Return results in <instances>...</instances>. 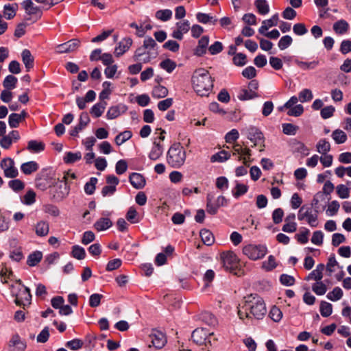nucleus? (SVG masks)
I'll return each instance as SVG.
<instances>
[{
	"mask_svg": "<svg viewBox=\"0 0 351 351\" xmlns=\"http://www.w3.org/2000/svg\"><path fill=\"white\" fill-rule=\"evenodd\" d=\"M17 82L18 80L16 77L12 75H9L4 79L3 85L6 89L11 90L16 87Z\"/></svg>",
	"mask_w": 351,
	"mask_h": 351,
	"instance_id": "44",
	"label": "nucleus"
},
{
	"mask_svg": "<svg viewBox=\"0 0 351 351\" xmlns=\"http://www.w3.org/2000/svg\"><path fill=\"white\" fill-rule=\"evenodd\" d=\"M71 253L72 256L78 260H82L86 256V252L84 249L80 245L73 246Z\"/></svg>",
	"mask_w": 351,
	"mask_h": 351,
	"instance_id": "49",
	"label": "nucleus"
},
{
	"mask_svg": "<svg viewBox=\"0 0 351 351\" xmlns=\"http://www.w3.org/2000/svg\"><path fill=\"white\" fill-rule=\"evenodd\" d=\"M97 181V178L93 177L90 179L89 182L86 183L84 191L86 194L92 195L94 193Z\"/></svg>",
	"mask_w": 351,
	"mask_h": 351,
	"instance_id": "52",
	"label": "nucleus"
},
{
	"mask_svg": "<svg viewBox=\"0 0 351 351\" xmlns=\"http://www.w3.org/2000/svg\"><path fill=\"white\" fill-rule=\"evenodd\" d=\"M258 97L256 91H251L248 88L241 89L238 94V99L241 101L249 100Z\"/></svg>",
	"mask_w": 351,
	"mask_h": 351,
	"instance_id": "28",
	"label": "nucleus"
},
{
	"mask_svg": "<svg viewBox=\"0 0 351 351\" xmlns=\"http://www.w3.org/2000/svg\"><path fill=\"white\" fill-rule=\"evenodd\" d=\"M196 18L197 19V21L202 23H211L213 24H215L216 22L217 21V20L216 19H215L214 17L207 14H205V13H202V12H199L196 14Z\"/></svg>",
	"mask_w": 351,
	"mask_h": 351,
	"instance_id": "45",
	"label": "nucleus"
},
{
	"mask_svg": "<svg viewBox=\"0 0 351 351\" xmlns=\"http://www.w3.org/2000/svg\"><path fill=\"white\" fill-rule=\"evenodd\" d=\"M129 180L132 186L136 189H143L146 184L144 176L138 173H132L130 174Z\"/></svg>",
	"mask_w": 351,
	"mask_h": 351,
	"instance_id": "14",
	"label": "nucleus"
},
{
	"mask_svg": "<svg viewBox=\"0 0 351 351\" xmlns=\"http://www.w3.org/2000/svg\"><path fill=\"white\" fill-rule=\"evenodd\" d=\"M8 186L13 191L19 192L22 191L25 188V184L21 180L15 179L12 180L8 182Z\"/></svg>",
	"mask_w": 351,
	"mask_h": 351,
	"instance_id": "54",
	"label": "nucleus"
},
{
	"mask_svg": "<svg viewBox=\"0 0 351 351\" xmlns=\"http://www.w3.org/2000/svg\"><path fill=\"white\" fill-rule=\"evenodd\" d=\"M155 16L158 20L162 21H167L171 18L172 11L169 9L160 10L156 12Z\"/></svg>",
	"mask_w": 351,
	"mask_h": 351,
	"instance_id": "43",
	"label": "nucleus"
},
{
	"mask_svg": "<svg viewBox=\"0 0 351 351\" xmlns=\"http://www.w3.org/2000/svg\"><path fill=\"white\" fill-rule=\"evenodd\" d=\"M247 191V186L245 184L237 183L234 190L232 191V195L235 198L244 195Z\"/></svg>",
	"mask_w": 351,
	"mask_h": 351,
	"instance_id": "55",
	"label": "nucleus"
},
{
	"mask_svg": "<svg viewBox=\"0 0 351 351\" xmlns=\"http://www.w3.org/2000/svg\"><path fill=\"white\" fill-rule=\"evenodd\" d=\"M35 231L36 234L39 237L47 235L49 231V223L43 221L38 222L35 227Z\"/></svg>",
	"mask_w": 351,
	"mask_h": 351,
	"instance_id": "26",
	"label": "nucleus"
},
{
	"mask_svg": "<svg viewBox=\"0 0 351 351\" xmlns=\"http://www.w3.org/2000/svg\"><path fill=\"white\" fill-rule=\"evenodd\" d=\"M209 38L207 36H202L198 42V45L195 49V54L200 56L206 53V47L208 45Z\"/></svg>",
	"mask_w": 351,
	"mask_h": 351,
	"instance_id": "27",
	"label": "nucleus"
},
{
	"mask_svg": "<svg viewBox=\"0 0 351 351\" xmlns=\"http://www.w3.org/2000/svg\"><path fill=\"white\" fill-rule=\"evenodd\" d=\"M152 95L154 98H163L168 95V89L165 86L158 85L154 87Z\"/></svg>",
	"mask_w": 351,
	"mask_h": 351,
	"instance_id": "33",
	"label": "nucleus"
},
{
	"mask_svg": "<svg viewBox=\"0 0 351 351\" xmlns=\"http://www.w3.org/2000/svg\"><path fill=\"white\" fill-rule=\"evenodd\" d=\"M22 122V120L20 118V116L17 113H12L10 114L8 118V123L10 128H18L20 123Z\"/></svg>",
	"mask_w": 351,
	"mask_h": 351,
	"instance_id": "56",
	"label": "nucleus"
},
{
	"mask_svg": "<svg viewBox=\"0 0 351 351\" xmlns=\"http://www.w3.org/2000/svg\"><path fill=\"white\" fill-rule=\"evenodd\" d=\"M317 151L321 154H326L330 149V144L326 139L322 138L320 139L317 145H316Z\"/></svg>",
	"mask_w": 351,
	"mask_h": 351,
	"instance_id": "37",
	"label": "nucleus"
},
{
	"mask_svg": "<svg viewBox=\"0 0 351 351\" xmlns=\"http://www.w3.org/2000/svg\"><path fill=\"white\" fill-rule=\"evenodd\" d=\"M18 10V4L12 3V4H5L3 6V16L8 19H12L16 14V11Z\"/></svg>",
	"mask_w": 351,
	"mask_h": 351,
	"instance_id": "21",
	"label": "nucleus"
},
{
	"mask_svg": "<svg viewBox=\"0 0 351 351\" xmlns=\"http://www.w3.org/2000/svg\"><path fill=\"white\" fill-rule=\"evenodd\" d=\"M310 234L309 230L307 228H304L300 233L295 234V238L297 241L302 243L305 244L308 241V235Z\"/></svg>",
	"mask_w": 351,
	"mask_h": 351,
	"instance_id": "63",
	"label": "nucleus"
},
{
	"mask_svg": "<svg viewBox=\"0 0 351 351\" xmlns=\"http://www.w3.org/2000/svg\"><path fill=\"white\" fill-rule=\"evenodd\" d=\"M312 290L315 294L318 295H322L326 293L327 287L326 285L323 283V282L319 281L313 285Z\"/></svg>",
	"mask_w": 351,
	"mask_h": 351,
	"instance_id": "46",
	"label": "nucleus"
},
{
	"mask_svg": "<svg viewBox=\"0 0 351 351\" xmlns=\"http://www.w3.org/2000/svg\"><path fill=\"white\" fill-rule=\"evenodd\" d=\"M90 119L86 112H82L80 116L79 123L70 132L73 136H77L78 133L89 123Z\"/></svg>",
	"mask_w": 351,
	"mask_h": 351,
	"instance_id": "15",
	"label": "nucleus"
},
{
	"mask_svg": "<svg viewBox=\"0 0 351 351\" xmlns=\"http://www.w3.org/2000/svg\"><path fill=\"white\" fill-rule=\"evenodd\" d=\"M160 66L168 73H171L176 67V63L170 60L166 59L160 63Z\"/></svg>",
	"mask_w": 351,
	"mask_h": 351,
	"instance_id": "50",
	"label": "nucleus"
},
{
	"mask_svg": "<svg viewBox=\"0 0 351 351\" xmlns=\"http://www.w3.org/2000/svg\"><path fill=\"white\" fill-rule=\"evenodd\" d=\"M110 86L111 83L108 81H106L102 84L104 89L99 94V99L101 100H104L109 97V95L111 93Z\"/></svg>",
	"mask_w": 351,
	"mask_h": 351,
	"instance_id": "59",
	"label": "nucleus"
},
{
	"mask_svg": "<svg viewBox=\"0 0 351 351\" xmlns=\"http://www.w3.org/2000/svg\"><path fill=\"white\" fill-rule=\"evenodd\" d=\"M45 149V144L42 142L37 141H30L28 142L27 149L32 152L37 153L43 151Z\"/></svg>",
	"mask_w": 351,
	"mask_h": 351,
	"instance_id": "36",
	"label": "nucleus"
},
{
	"mask_svg": "<svg viewBox=\"0 0 351 351\" xmlns=\"http://www.w3.org/2000/svg\"><path fill=\"white\" fill-rule=\"evenodd\" d=\"M243 252L250 259L256 261L263 258L267 250L265 245L249 244L243 247Z\"/></svg>",
	"mask_w": 351,
	"mask_h": 351,
	"instance_id": "5",
	"label": "nucleus"
},
{
	"mask_svg": "<svg viewBox=\"0 0 351 351\" xmlns=\"http://www.w3.org/2000/svg\"><path fill=\"white\" fill-rule=\"evenodd\" d=\"M10 343L14 346L19 351H24L26 348V343L21 337L16 335H14L10 341Z\"/></svg>",
	"mask_w": 351,
	"mask_h": 351,
	"instance_id": "39",
	"label": "nucleus"
},
{
	"mask_svg": "<svg viewBox=\"0 0 351 351\" xmlns=\"http://www.w3.org/2000/svg\"><path fill=\"white\" fill-rule=\"evenodd\" d=\"M194 90L200 96H208L213 87V80L204 69H197L192 76Z\"/></svg>",
	"mask_w": 351,
	"mask_h": 351,
	"instance_id": "2",
	"label": "nucleus"
},
{
	"mask_svg": "<svg viewBox=\"0 0 351 351\" xmlns=\"http://www.w3.org/2000/svg\"><path fill=\"white\" fill-rule=\"evenodd\" d=\"M107 103L106 101H101L95 104L90 109V114L95 118L99 117L104 113Z\"/></svg>",
	"mask_w": 351,
	"mask_h": 351,
	"instance_id": "29",
	"label": "nucleus"
},
{
	"mask_svg": "<svg viewBox=\"0 0 351 351\" xmlns=\"http://www.w3.org/2000/svg\"><path fill=\"white\" fill-rule=\"evenodd\" d=\"M212 335L204 328H197L192 332L191 338L197 345L206 346L211 343L210 337Z\"/></svg>",
	"mask_w": 351,
	"mask_h": 351,
	"instance_id": "9",
	"label": "nucleus"
},
{
	"mask_svg": "<svg viewBox=\"0 0 351 351\" xmlns=\"http://www.w3.org/2000/svg\"><path fill=\"white\" fill-rule=\"evenodd\" d=\"M186 158V152L180 143H173L167 154V162L173 168H180L184 165Z\"/></svg>",
	"mask_w": 351,
	"mask_h": 351,
	"instance_id": "3",
	"label": "nucleus"
},
{
	"mask_svg": "<svg viewBox=\"0 0 351 351\" xmlns=\"http://www.w3.org/2000/svg\"><path fill=\"white\" fill-rule=\"evenodd\" d=\"M36 201V193L33 190H29L23 196V203L26 205H32Z\"/></svg>",
	"mask_w": 351,
	"mask_h": 351,
	"instance_id": "61",
	"label": "nucleus"
},
{
	"mask_svg": "<svg viewBox=\"0 0 351 351\" xmlns=\"http://www.w3.org/2000/svg\"><path fill=\"white\" fill-rule=\"evenodd\" d=\"M349 28L350 25L348 23L343 19L336 21L332 25L334 32L339 35L346 34L348 32Z\"/></svg>",
	"mask_w": 351,
	"mask_h": 351,
	"instance_id": "19",
	"label": "nucleus"
},
{
	"mask_svg": "<svg viewBox=\"0 0 351 351\" xmlns=\"http://www.w3.org/2000/svg\"><path fill=\"white\" fill-rule=\"evenodd\" d=\"M325 266L324 264H319L316 268L313 270L306 278V280H314L317 282L321 281L323 278V271L324 270Z\"/></svg>",
	"mask_w": 351,
	"mask_h": 351,
	"instance_id": "20",
	"label": "nucleus"
},
{
	"mask_svg": "<svg viewBox=\"0 0 351 351\" xmlns=\"http://www.w3.org/2000/svg\"><path fill=\"white\" fill-rule=\"evenodd\" d=\"M221 259L222 261L223 267L227 271L232 272L238 267L239 259L237 255L232 252H223L221 254Z\"/></svg>",
	"mask_w": 351,
	"mask_h": 351,
	"instance_id": "8",
	"label": "nucleus"
},
{
	"mask_svg": "<svg viewBox=\"0 0 351 351\" xmlns=\"http://www.w3.org/2000/svg\"><path fill=\"white\" fill-rule=\"evenodd\" d=\"M250 156H251V150L247 147H245L243 149L242 154L239 156L238 160L243 161V163L245 166H249L250 162L251 161Z\"/></svg>",
	"mask_w": 351,
	"mask_h": 351,
	"instance_id": "58",
	"label": "nucleus"
},
{
	"mask_svg": "<svg viewBox=\"0 0 351 351\" xmlns=\"http://www.w3.org/2000/svg\"><path fill=\"white\" fill-rule=\"evenodd\" d=\"M152 343L153 346L156 348H162L166 343V338L161 332H156L151 335Z\"/></svg>",
	"mask_w": 351,
	"mask_h": 351,
	"instance_id": "23",
	"label": "nucleus"
},
{
	"mask_svg": "<svg viewBox=\"0 0 351 351\" xmlns=\"http://www.w3.org/2000/svg\"><path fill=\"white\" fill-rule=\"evenodd\" d=\"M279 18L278 14H275L269 19L264 20L262 22V25L259 28L258 32L261 34H264L265 32L270 27L276 26L278 25Z\"/></svg>",
	"mask_w": 351,
	"mask_h": 351,
	"instance_id": "18",
	"label": "nucleus"
},
{
	"mask_svg": "<svg viewBox=\"0 0 351 351\" xmlns=\"http://www.w3.org/2000/svg\"><path fill=\"white\" fill-rule=\"evenodd\" d=\"M337 193L341 199H346L350 197L349 189L344 184H339L337 186Z\"/></svg>",
	"mask_w": 351,
	"mask_h": 351,
	"instance_id": "64",
	"label": "nucleus"
},
{
	"mask_svg": "<svg viewBox=\"0 0 351 351\" xmlns=\"http://www.w3.org/2000/svg\"><path fill=\"white\" fill-rule=\"evenodd\" d=\"M292 42V38L289 35H286L280 39L278 46L281 50H284L289 47L291 45Z\"/></svg>",
	"mask_w": 351,
	"mask_h": 351,
	"instance_id": "62",
	"label": "nucleus"
},
{
	"mask_svg": "<svg viewBox=\"0 0 351 351\" xmlns=\"http://www.w3.org/2000/svg\"><path fill=\"white\" fill-rule=\"evenodd\" d=\"M21 57L27 71H29L34 66V57L28 49H24L22 51Z\"/></svg>",
	"mask_w": 351,
	"mask_h": 351,
	"instance_id": "22",
	"label": "nucleus"
},
{
	"mask_svg": "<svg viewBox=\"0 0 351 351\" xmlns=\"http://www.w3.org/2000/svg\"><path fill=\"white\" fill-rule=\"evenodd\" d=\"M80 40L71 39L66 43L58 45L56 47V51L59 53L73 52L80 47Z\"/></svg>",
	"mask_w": 351,
	"mask_h": 351,
	"instance_id": "10",
	"label": "nucleus"
},
{
	"mask_svg": "<svg viewBox=\"0 0 351 351\" xmlns=\"http://www.w3.org/2000/svg\"><path fill=\"white\" fill-rule=\"evenodd\" d=\"M22 5L28 15H38L40 18L42 11L38 6H34L32 0H25L22 3Z\"/></svg>",
	"mask_w": 351,
	"mask_h": 351,
	"instance_id": "17",
	"label": "nucleus"
},
{
	"mask_svg": "<svg viewBox=\"0 0 351 351\" xmlns=\"http://www.w3.org/2000/svg\"><path fill=\"white\" fill-rule=\"evenodd\" d=\"M237 314L242 320L261 319L267 313L263 299L256 294H250L243 298L242 304L237 307Z\"/></svg>",
	"mask_w": 351,
	"mask_h": 351,
	"instance_id": "1",
	"label": "nucleus"
},
{
	"mask_svg": "<svg viewBox=\"0 0 351 351\" xmlns=\"http://www.w3.org/2000/svg\"><path fill=\"white\" fill-rule=\"evenodd\" d=\"M190 29V23L187 20H184L176 23V29L172 33V37L178 40H182L183 35Z\"/></svg>",
	"mask_w": 351,
	"mask_h": 351,
	"instance_id": "11",
	"label": "nucleus"
},
{
	"mask_svg": "<svg viewBox=\"0 0 351 351\" xmlns=\"http://www.w3.org/2000/svg\"><path fill=\"white\" fill-rule=\"evenodd\" d=\"M331 136L337 144H342L345 143L348 138L346 132L340 129L334 130Z\"/></svg>",
	"mask_w": 351,
	"mask_h": 351,
	"instance_id": "31",
	"label": "nucleus"
},
{
	"mask_svg": "<svg viewBox=\"0 0 351 351\" xmlns=\"http://www.w3.org/2000/svg\"><path fill=\"white\" fill-rule=\"evenodd\" d=\"M250 156H251V150L247 147H245L243 149L242 154L239 156L238 160L243 161V163L245 166H249L250 162L251 161Z\"/></svg>",
	"mask_w": 351,
	"mask_h": 351,
	"instance_id": "57",
	"label": "nucleus"
},
{
	"mask_svg": "<svg viewBox=\"0 0 351 351\" xmlns=\"http://www.w3.org/2000/svg\"><path fill=\"white\" fill-rule=\"evenodd\" d=\"M295 64L303 70H310L315 69L319 64L318 61H313L311 62H306L300 61L298 59L294 60Z\"/></svg>",
	"mask_w": 351,
	"mask_h": 351,
	"instance_id": "40",
	"label": "nucleus"
},
{
	"mask_svg": "<svg viewBox=\"0 0 351 351\" xmlns=\"http://www.w3.org/2000/svg\"><path fill=\"white\" fill-rule=\"evenodd\" d=\"M298 97L299 100L302 103H304L311 101L313 99V95L312 91L310 89L304 88L299 93Z\"/></svg>",
	"mask_w": 351,
	"mask_h": 351,
	"instance_id": "48",
	"label": "nucleus"
},
{
	"mask_svg": "<svg viewBox=\"0 0 351 351\" xmlns=\"http://www.w3.org/2000/svg\"><path fill=\"white\" fill-rule=\"evenodd\" d=\"M231 156L230 153L227 151L222 150L214 155H213L210 158L211 162H223L227 160H228Z\"/></svg>",
	"mask_w": 351,
	"mask_h": 351,
	"instance_id": "34",
	"label": "nucleus"
},
{
	"mask_svg": "<svg viewBox=\"0 0 351 351\" xmlns=\"http://www.w3.org/2000/svg\"><path fill=\"white\" fill-rule=\"evenodd\" d=\"M0 167L3 171L5 177L15 178L19 176V171L15 167V162L11 158H5L0 162Z\"/></svg>",
	"mask_w": 351,
	"mask_h": 351,
	"instance_id": "7",
	"label": "nucleus"
},
{
	"mask_svg": "<svg viewBox=\"0 0 351 351\" xmlns=\"http://www.w3.org/2000/svg\"><path fill=\"white\" fill-rule=\"evenodd\" d=\"M132 136V133L129 130H125L123 132H121L115 137V143L117 145H121L126 142L128 140L131 138Z\"/></svg>",
	"mask_w": 351,
	"mask_h": 351,
	"instance_id": "41",
	"label": "nucleus"
},
{
	"mask_svg": "<svg viewBox=\"0 0 351 351\" xmlns=\"http://www.w3.org/2000/svg\"><path fill=\"white\" fill-rule=\"evenodd\" d=\"M247 138L254 143V145H261L262 147H264L263 134L258 128L254 127L249 128L247 129Z\"/></svg>",
	"mask_w": 351,
	"mask_h": 351,
	"instance_id": "12",
	"label": "nucleus"
},
{
	"mask_svg": "<svg viewBox=\"0 0 351 351\" xmlns=\"http://www.w3.org/2000/svg\"><path fill=\"white\" fill-rule=\"evenodd\" d=\"M11 293L15 298L14 302L17 306H23L25 308L27 305L30 304L32 295L28 287H16L15 285H12Z\"/></svg>",
	"mask_w": 351,
	"mask_h": 351,
	"instance_id": "4",
	"label": "nucleus"
},
{
	"mask_svg": "<svg viewBox=\"0 0 351 351\" xmlns=\"http://www.w3.org/2000/svg\"><path fill=\"white\" fill-rule=\"evenodd\" d=\"M132 45V40L129 37L123 38L114 49V55L120 57L129 50Z\"/></svg>",
	"mask_w": 351,
	"mask_h": 351,
	"instance_id": "13",
	"label": "nucleus"
},
{
	"mask_svg": "<svg viewBox=\"0 0 351 351\" xmlns=\"http://www.w3.org/2000/svg\"><path fill=\"white\" fill-rule=\"evenodd\" d=\"M298 219L300 221L306 220L311 227L315 228L318 226L317 211L313 210L311 207H301L298 214Z\"/></svg>",
	"mask_w": 351,
	"mask_h": 351,
	"instance_id": "6",
	"label": "nucleus"
},
{
	"mask_svg": "<svg viewBox=\"0 0 351 351\" xmlns=\"http://www.w3.org/2000/svg\"><path fill=\"white\" fill-rule=\"evenodd\" d=\"M343 296V291L341 288L337 287L327 294V298L331 301H337Z\"/></svg>",
	"mask_w": 351,
	"mask_h": 351,
	"instance_id": "47",
	"label": "nucleus"
},
{
	"mask_svg": "<svg viewBox=\"0 0 351 351\" xmlns=\"http://www.w3.org/2000/svg\"><path fill=\"white\" fill-rule=\"evenodd\" d=\"M42 258V252L40 251H35L28 256L27 264L30 267H34L40 262Z\"/></svg>",
	"mask_w": 351,
	"mask_h": 351,
	"instance_id": "30",
	"label": "nucleus"
},
{
	"mask_svg": "<svg viewBox=\"0 0 351 351\" xmlns=\"http://www.w3.org/2000/svg\"><path fill=\"white\" fill-rule=\"evenodd\" d=\"M82 158V154L80 152L73 153L66 152L64 156V161L65 163L71 164L76 161L80 160Z\"/></svg>",
	"mask_w": 351,
	"mask_h": 351,
	"instance_id": "38",
	"label": "nucleus"
},
{
	"mask_svg": "<svg viewBox=\"0 0 351 351\" xmlns=\"http://www.w3.org/2000/svg\"><path fill=\"white\" fill-rule=\"evenodd\" d=\"M282 132L287 135H295L299 128L292 123H283L282 125Z\"/></svg>",
	"mask_w": 351,
	"mask_h": 351,
	"instance_id": "51",
	"label": "nucleus"
},
{
	"mask_svg": "<svg viewBox=\"0 0 351 351\" xmlns=\"http://www.w3.org/2000/svg\"><path fill=\"white\" fill-rule=\"evenodd\" d=\"M112 225V222L109 218L102 217L99 219L94 224V228L97 231H104L109 228H110Z\"/></svg>",
	"mask_w": 351,
	"mask_h": 351,
	"instance_id": "24",
	"label": "nucleus"
},
{
	"mask_svg": "<svg viewBox=\"0 0 351 351\" xmlns=\"http://www.w3.org/2000/svg\"><path fill=\"white\" fill-rule=\"evenodd\" d=\"M269 317L274 322H278L282 317V313L279 308L274 306L269 311Z\"/></svg>",
	"mask_w": 351,
	"mask_h": 351,
	"instance_id": "60",
	"label": "nucleus"
},
{
	"mask_svg": "<svg viewBox=\"0 0 351 351\" xmlns=\"http://www.w3.org/2000/svg\"><path fill=\"white\" fill-rule=\"evenodd\" d=\"M319 311L323 317H327L332 313V306L330 303L322 301L320 303Z\"/></svg>",
	"mask_w": 351,
	"mask_h": 351,
	"instance_id": "42",
	"label": "nucleus"
},
{
	"mask_svg": "<svg viewBox=\"0 0 351 351\" xmlns=\"http://www.w3.org/2000/svg\"><path fill=\"white\" fill-rule=\"evenodd\" d=\"M200 237L203 243L206 245H211L214 242V236L208 230H202L200 231Z\"/></svg>",
	"mask_w": 351,
	"mask_h": 351,
	"instance_id": "32",
	"label": "nucleus"
},
{
	"mask_svg": "<svg viewBox=\"0 0 351 351\" xmlns=\"http://www.w3.org/2000/svg\"><path fill=\"white\" fill-rule=\"evenodd\" d=\"M38 169V165L35 161L24 162L21 166V171L25 175H30Z\"/></svg>",
	"mask_w": 351,
	"mask_h": 351,
	"instance_id": "25",
	"label": "nucleus"
},
{
	"mask_svg": "<svg viewBox=\"0 0 351 351\" xmlns=\"http://www.w3.org/2000/svg\"><path fill=\"white\" fill-rule=\"evenodd\" d=\"M213 197L211 195L207 196V204H206V211L210 215H215L217 213L218 208H219L215 203L212 202Z\"/></svg>",
	"mask_w": 351,
	"mask_h": 351,
	"instance_id": "53",
	"label": "nucleus"
},
{
	"mask_svg": "<svg viewBox=\"0 0 351 351\" xmlns=\"http://www.w3.org/2000/svg\"><path fill=\"white\" fill-rule=\"evenodd\" d=\"M163 151L164 149L162 145L160 142L155 141L148 155L149 158L152 160H157L162 155Z\"/></svg>",
	"mask_w": 351,
	"mask_h": 351,
	"instance_id": "16",
	"label": "nucleus"
},
{
	"mask_svg": "<svg viewBox=\"0 0 351 351\" xmlns=\"http://www.w3.org/2000/svg\"><path fill=\"white\" fill-rule=\"evenodd\" d=\"M254 5L259 14L265 15L269 12V6L266 0H256Z\"/></svg>",
	"mask_w": 351,
	"mask_h": 351,
	"instance_id": "35",
	"label": "nucleus"
}]
</instances>
